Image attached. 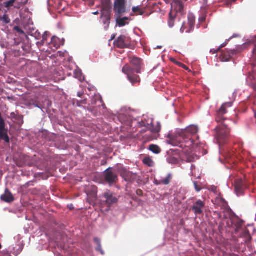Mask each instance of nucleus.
Returning <instances> with one entry per match:
<instances>
[{
  "label": "nucleus",
  "mask_w": 256,
  "mask_h": 256,
  "mask_svg": "<svg viewBox=\"0 0 256 256\" xmlns=\"http://www.w3.org/2000/svg\"><path fill=\"white\" fill-rule=\"evenodd\" d=\"M232 105V102L224 103L216 113V120L218 122L222 123L221 126L216 128V138L220 144H226L230 137V130L228 125L224 122L226 118L224 117V114L227 112L226 108L231 107Z\"/></svg>",
  "instance_id": "nucleus-1"
},
{
  "label": "nucleus",
  "mask_w": 256,
  "mask_h": 256,
  "mask_svg": "<svg viewBox=\"0 0 256 256\" xmlns=\"http://www.w3.org/2000/svg\"><path fill=\"white\" fill-rule=\"evenodd\" d=\"M198 132V128L195 126H190L186 129L182 130L178 133L179 136L182 138L184 142L180 145V147L184 148H188L185 152H188L191 150L194 144V140H192V136L196 134Z\"/></svg>",
  "instance_id": "nucleus-2"
},
{
  "label": "nucleus",
  "mask_w": 256,
  "mask_h": 256,
  "mask_svg": "<svg viewBox=\"0 0 256 256\" xmlns=\"http://www.w3.org/2000/svg\"><path fill=\"white\" fill-rule=\"evenodd\" d=\"M102 198L104 200H101V204L106 206L108 208L107 210H108L112 205L116 204L118 202L116 194L110 190H107L102 194Z\"/></svg>",
  "instance_id": "nucleus-3"
},
{
  "label": "nucleus",
  "mask_w": 256,
  "mask_h": 256,
  "mask_svg": "<svg viewBox=\"0 0 256 256\" xmlns=\"http://www.w3.org/2000/svg\"><path fill=\"white\" fill-rule=\"evenodd\" d=\"M224 218L227 219L229 218L231 222V224H230L228 222H227L226 225L228 227L230 228L233 225H234L237 230L241 228L243 222L238 217L233 216L230 210L226 208L224 210Z\"/></svg>",
  "instance_id": "nucleus-4"
},
{
  "label": "nucleus",
  "mask_w": 256,
  "mask_h": 256,
  "mask_svg": "<svg viewBox=\"0 0 256 256\" xmlns=\"http://www.w3.org/2000/svg\"><path fill=\"white\" fill-rule=\"evenodd\" d=\"M122 71L124 74H126L128 80L132 86H134L136 84H140V77L138 75L134 74L135 70H134V68L130 66L128 64L125 65L123 67Z\"/></svg>",
  "instance_id": "nucleus-5"
},
{
  "label": "nucleus",
  "mask_w": 256,
  "mask_h": 256,
  "mask_svg": "<svg viewBox=\"0 0 256 256\" xmlns=\"http://www.w3.org/2000/svg\"><path fill=\"white\" fill-rule=\"evenodd\" d=\"M188 22H183L182 25L180 28V32L182 33H184V32L186 33L190 32L194 28L195 25V16L192 14H190L188 17Z\"/></svg>",
  "instance_id": "nucleus-6"
},
{
  "label": "nucleus",
  "mask_w": 256,
  "mask_h": 256,
  "mask_svg": "<svg viewBox=\"0 0 256 256\" xmlns=\"http://www.w3.org/2000/svg\"><path fill=\"white\" fill-rule=\"evenodd\" d=\"M130 42L129 37L121 35L114 42V44L119 48H130Z\"/></svg>",
  "instance_id": "nucleus-7"
},
{
  "label": "nucleus",
  "mask_w": 256,
  "mask_h": 256,
  "mask_svg": "<svg viewBox=\"0 0 256 256\" xmlns=\"http://www.w3.org/2000/svg\"><path fill=\"white\" fill-rule=\"evenodd\" d=\"M104 180L110 185L116 184L118 180V175L112 171V168H109L104 172Z\"/></svg>",
  "instance_id": "nucleus-8"
},
{
  "label": "nucleus",
  "mask_w": 256,
  "mask_h": 256,
  "mask_svg": "<svg viewBox=\"0 0 256 256\" xmlns=\"http://www.w3.org/2000/svg\"><path fill=\"white\" fill-rule=\"evenodd\" d=\"M115 16H121L126 12L125 0H115L114 4Z\"/></svg>",
  "instance_id": "nucleus-9"
},
{
  "label": "nucleus",
  "mask_w": 256,
  "mask_h": 256,
  "mask_svg": "<svg viewBox=\"0 0 256 256\" xmlns=\"http://www.w3.org/2000/svg\"><path fill=\"white\" fill-rule=\"evenodd\" d=\"M119 172L120 176L126 182H132L136 179V174L124 168H120L119 170Z\"/></svg>",
  "instance_id": "nucleus-10"
},
{
  "label": "nucleus",
  "mask_w": 256,
  "mask_h": 256,
  "mask_svg": "<svg viewBox=\"0 0 256 256\" xmlns=\"http://www.w3.org/2000/svg\"><path fill=\"white\" fill-rule=\"evenodd\" d=\"M102 10L101 11V18L111 17V9L110 0H102Z\"/></svg>",
  "instance_id": "nucleus-11"
},
{
  "label": "nucleus",
  "mask_w": 256,
  "mask_h": 256,
  "mask_svg": "<svg viewBox=\"0 0 256 256\" xmlns=\"http://www.w3.org/2000/svg\"><path fill=\"white\" fill-rule=\"evenodd\" d=\"M28 0H10L4 3L5 7L8 8L14 6V8L19 9L26 5Z\"/></svg>",
  "instance_id": "nucleus-12"
},
{
  "label": "nucleus",
  "mask_w": 256,
  "mask_h": 256,
  "mask_svg": "<svg viewBox=\"0 0 256 256\" xmlns=\"http://www.w3.org/2000/svg\"><path fill=\"white\" fill-rule=\"evenodd\" d=\"M172 10L176 14L179 12L182 15L184 14V6L180 0H173L172 2Z\"/></svg>",
  "instance_id": "nucleus-13"
},
{
  "label": "nucleus",
  "mask_w": 256,
  "mask_h": 256,
  "mask_svg": "<svg viewBox=\"0 0 256 256\" xmlns=\"http://www.w3.org/2000/svg\"><path fill=\"white\" fill-rule=\"evenodd\" d=\"M204 206L205 203L204 201L198 200L194 202L191 209L194 214L197 216L202 214Z\"/></svg>",
  "instance_id": "nucleus-14"
},
{
  "label": "nucleus",
  "mask_w": 256,
  "mask_h": 256,
  "mask_svg": "<svg viewBox=\"0 0 256 256\" xmlns=\"http://www.w3.org/2000/svg\"><path fill=\"white\" fill-rule=\"evenodd\" d=\"M20 159L22 161V163L16 164L19 167L22 166L24 165L31 166L34 165L36 163V160L28 156L22 155L20 156Z\"/></svg>",
  "instance_id": "nucleus-15"
},
{
  "label": "nucleus",
  "mask_w": 256,
  "mask_h": 256,
  "mask_svg": "<svg viewBox=\"0 0 256 256\" xmlns=\"http://www.w3.org/2000/svg\"><path fill=\"white\" fill-rule=\"evenodd\" d=\"M234 186L236 192L238 196L244 194L245 186L242 180H237L235 182Z\"/></svg>",
  "instance_id": "nucleus-16"
},
{
  "label": "nucleus",
  "mask_w": 256,
  "mask_h": 256,
  "mask_svg": "<svg viewBox=\"0 0 256 256\" xmlns=\"http://www.w3.org/2000/svg\"><path fill=\"white\" fill-rule=\"evenodd\" d=\"M130 62L132 65L136 66V68H134L135 72H136L137 74H140V65L142 63L141 59L137 57L133 56L130 58Z\"/></svg>",
  "instance_id": "nucleus-17"
},
{
  "label": "nucleus",
  "mask_w": 256,
  "mask_h": 256,
  "mask_svg": "<svg viewBox=\"0 0 256 256\" xmlns=\"http://www.w3.org/2000/svg\"><path fill=\"white\" fill-rule=\"evenodd\" d=\"M142 124H140L142 126H144L146 127V128L152 132L157 133V132H158L160 130L161 126H160V124L158 122L156 124V126H155L154 124L152 125V124H147V125L146 126L144 122H142Z\"/></svg>",
  "instance_id": "nucleus-18"
},
{
  "label": "nucleus",
  "mask_w": 256,
  "mask_h": 256,
  "mask_svg": "<svg viewBox=\"0 0 256 256\" xmlns=\"http://www.w3.org/2000/svg\"><path fill=\"white\" fill-rule=\"evenodd\" d=\"M0 198L6 202H11L14 200V196L7 188L6 189L4 194L1 196Z\"/></svg>",
  "instance_id": "nucleus-19"
},
{
  "label": "nucleus",
  "mask_w": 256,
  "mask_h": 256,
  "mask_svg": "<svg viewBox=\"0 0 256 256\" xmlns=\"http://www.w3.org/2000/svg\"><path fill=\"white\" fill-rule=\"evenodd\" d=\"M235 50H229L227 52H224L222 54L221 60L222 62H228L232 58V56L235 54Z\"/></svg>",
  "instance_id": "nucleus-20"
},
{
  "label": "nucleus",
  "mask_w": 256,
  "mask_h": 256,
  "mask_svg": "<svg viewBox=\"0 0 256 256\" xmlns=\"http://www.w3.org/2000/svg\"><path fill=\"white\" fill-rule=\"evenodd\" d=\"M115 16L116 18V24L119 26H124L127 24L126 21L128 20V18L124 17L121 18L120 16Z\"/></svg>",
  "instance_id": "nucleus-21"
},
{
  "label": "nucleus",
  "mask_w": 256,
  "mask_h": 256,
  "mask_svg": "<svg viewBox=\"0 0 256 256\" xmlns=\"http://www.w3.org/2000/svg\"><path fill=\"white\" fill-rule=\"evenodd\" d=\"M176 16V14H173L172 12H170L168 20V25L170 28H172L174 26Z\"/></svg>",
  "instance_id": "nucleus-22"
},
{
  "label": "nucleus",
  "mask_w": 256,
  "mask_h": 256,
  "mask_svg": "<svg viewBox=\"0 0 256 256\" xmlns=\"http://www.w3.org/2000/svg\"><path fill=\"white\" fill-rule=\"evenodd\" d=\"M148 150L155 154H159L162 152V150L159 146L154 144L150 145Z\"/></svg>",
  "instance_id": "nucleus-23"
},
{
  "label": "nucleus",
  "mask_w": 256,
  "mask_h": 256,
  "mask_svg": "<svg viewBox=\"0 0 256 256\" xmlns=\"http://www.w3.org/2000/svg\"><path fill=\"white\" fill-rule=\"evenodd\" d=\"M50 44L56 48H60V39L55 36L52 38Z\"/></svg>",
  "instance_id": "nucleus-24"
},
{
  "label": "nucleus",
  "mask_w": 256,
  "mask_h": 256,
  "mask_svg": "<svg viewBox=\"0 0 256 256\" xmlns=\"http://www.w3.org/2000/svg\"><path fill=\"white\" fill-rule=\"evenodd\" d=\"M143 163L149 167L154 166V162L150 157H146L142 160Z\"/></svg>",
  "instance_id": "nucleus-25"
},
{
  "label": "nucleus",
  "mask_w": 256,
  "mask_h": 256,
  "mask_svg": "<svg viewBox=\"0 0 256 256\" xmlns=\"http://www.w3.org/2000/svg\"><path fill=\"white\" fill-rule=\"evenodd\" d=\"M0 20L3 23L8 24L10 22L8 16L5 13L3 16L0 14Z\"/></svg>",
  "instance_id": "nucleus-26"
},
{
  "label": "nucleus",
  "mask_w": 256,
  "mask_h": 256,
  "mask_svg": "<svg viewBox=\"0 0 256 256\" xmlns=\"http://www.w3.org/2000/svg\"><path fill=\"white\" fill-rule=\"evenodd\" d=\"M172 174H168L166 177L164 179H161V183H162V184L164 185H168V184L172 180Z\"/></svg>",
  "instance_id": "nucleus-27"
},
{
  "label": "nucleus",
  "mask_w": 256,
  "mask_h": 256,
  "mask_svg": "<svg viewBox=\"0 0 256 256\" xmlns=\"http://www.w3.org/2000/svg\"><path fill=\"white\" fill-rule=\"evenodd\" d=\"M102 19V22L104 26V28L106 30H108L110 24V20L111 17H104L101 18Z\"/></svg>",
  "instance_id": "nucleus-28"
},
{
  "label": "nucleus",
  "mask_w": 256,
  "mask_h": 256,
  "mask_svg": "<svg viewBox=\"0 0 256 256\" xmlns=\"http://www.w3.org/2000/svg\"><path fill=\"white\" fill-rule=\"evenodd\" d=\"M48 32H44V34L42 35V40L40 42H38L37 43V44L38 45H41V46H43L45 42L46 41H47V38H48Z\"/></svg>",
  "instance_id": "nucleus-29"
},
{
  "label": "nucleus",
  "mask_w": 256,
  "mask_h": 256,
  "mask_svg": "<svg viewBox=\"0 0 256 256\" xmlns=\"http://www.w3.org/2000/svg\"><path fill=\"white\" fill-rule=\"evenodd\" d=\"M96 188L94 187L92 188V192L90 194H88V197L89 198H91L92 199V200H95L97 198V192L96 190Z\"/></svg>",
  "instance_id": "nucleus-30"
},
{
  "label": "nucleus",
  "mask_w": 256,
  "mask_h": 256,
  "mask_svg": "<svg viewBox=\"0 0 256 256\" xmlns=\"http://www.w3.org/2000/svg\"><path fill=\"white\" fill-rule=\"evenodd\" d=\"M94 240V242H96V243L98 245V246L96 248V250L97 251L100 252H101V254H104V252L102 250V246L100 244V240L98 238H95Z\"/></svg>",
  "instance_id": "nucleus-31"
},
{
  "label": "nucleus",
  "mask_w": 256,
  "mask_h": 256,
  "mask_svg": "<svg viewBox=\"0 0 256 256\" xmlns=\"http://www.w3.org/2000/svg\"><path fill=\"white\" fill-rule=\"evenodd\" d=\"M252 40L254 44V47L252 50L253 56L254 58H256V35L254 36Z\"/></svg>",
  "instance_id": "nucleus-32"
},
{
  "label": "nucleus",
  "mask_w": 256,
  "mask_h": 256,
  "mask_svg": "<svg viewBox=\"0 0 256 256\" xmlns=\"http://www.w3.org/2000/svg\"><path fill=\"white\" fill-rule=\"evenodd\" d=\"M168 161L169 163L172 164H176L178 163V160L174 157H170L168 158Z\"/></svg>",
  "instance_id": "nucleus-33"
},
{
  "label": "nucleus",
  "mask_w": 256,
  "mask_h": 256,
  "mask_svg": "<svg viewBox=\"0 0 256 256\" xmlns=\"http://www.w3.org/2000/svg\"><path fill=\"white\" fill-rule=\"evenodd\" d=\"M3 140L6 143L10 142V138L8 134H2V136L0 137V140Z\"/></svg>",
  "instance_id": "nucleus-34"
},
{
  "label": "nucleus",
  "mask_w": 256,
  "mask_h": 256,
  "mask_svg": "<svg viewBox=\"0 0 256 256\" xmlns=\"http://www.w3.org/2000/svg\"><path fill=\"white\" fill-rule=\"evenodd\" d=\"M14 30L16 31L20 34H24V32L18 26H16L14 27Z\"/></svg>",
  "instance_id": "nucleus-35"
},
{
  "label": "nucleus",
  "mask_w": 256,
  "mask_h": 256,
  "mask_svg": "<svg viewBox=\"0 0 256 256\" xmlns=\"http://www.w3.org/2000/svg\"><path fill=\"white\" fill-rule=\"evenodd\" d=\"M194 186L195 190L196 192H198L202 190L201 186L198 184L197 182H194Z\"/></svg>",
  "instance_id": "nucleus-36"
},
{
  "label": "nucleus",
  "mask_w": 256,
  "mask_h": 256,
  "mask_svg": "<svg viewBox=\"0 0 256 256\" xmlns=\"http://www.w3.org/2000/svg\"><path fill=\"white\" fill-rule=\"evenodd\" d=\"M140 6H136V7H134L132 9V12L134 13H136V12H138L140 10Z\"/></svg>",
  "instance_id": "nucleus-37"
},
{
  "label": "nucleus",
  "mask_w": 256,
  "mask_h": 256,
  "mask_svg": "<svg viewBox=\"0 0 256 256\" xmlns=\"http://www.w3.org/2000/svg\"><path fill=\"white\" fill-rule=\"evenodd\" d=\"M136 194L138 196H142L143 194V192L140 189H138L136 191Z\"/></svg>",
  "instance_id": "nucleus-38"
},
{
  "label": "nucleus",
  "mask_w": 256,
  "mask_h": 256,
  "mask_svg": "<svg viewBox=\"0 0 256 256\" xmlns=\"http://www.w3.org/2000/svg\"><path fill=\"white\" fill-rule=\"evenodd\" d=\"M0 256H11L8 252H7L5 251H3L2 252H0Z\"/></svg>",
  "instance_id": "nucleus-39"
},
{
  "label": "nucleus",
  "mask_w": 256,
  "mask_h": 256,
  "mask_svg": "<svg viewBox=\"0 0 256 256\" xmlns=\"http://www.w3.org/2000/svg\"><path fill=\"white\" fill-rule=\"evenodd\" d=\"M220 50V48H218V49H212V50H210V53H212V54H216V52H218L219 50Z\"/></svg>",
  "instance_id": "nucleus-40"
},
{
  "label": "nucleus",
  "mask_w": 256,
  "mask_h": 256,
  "mask_svg": "<svg viewBox=\"0 0 256 256\" xmlns=\"http://www.w3.org/2000/svg\"><path fill=\"white\" fill-rule=\"evenodd\" d=\"M145 14V8L144 10L140 9V11L138 12V14L140 16H142Z\"/></svg>",
  "instance_id": "nucleus-41"
},
{
  "label": "nucleus",
  "mask_w": 256,
  "mask_h": 256,
  "mask_svg": "<svg viewBox=\"0 0 256 256\" xmlns=\"http://www.w3.org/2000/svg\"><path fill=\"white\" fill-rule=\"evenodd\" d=\"M154 184H156V185H160V184H162V183H161V180H155L154 181Z\"/></svg>",
  "instance_id": "nucleus-42"
},
{
  "label": "nucleus",
  "mask_w": 256,
  "mask_h": 256,
  "mask_svg": "<svg viewBox=\"0 0 256 256\" xmlns=\"http://www.w3.org/2000/svg\"><path fill=\"white\" fill-rule=\"evenodd\" d=\"M171 141V144H172L174 146H178V144H177L176 142H175L173 140H170Z\"/></svg>",
  "instance_id": "nucleus-43"
},
{
  "label": "nucleus",
  "mask_w": 256,
  "mask_h": 256,
  "mask_svg": "<svg viewBox=\"0 0 256 256\" xmlns=\"http://www.w3.org/2000/svg\"><path fill=\"white\" fill-rule=\"evenodd\" d=\"M40 32H36L35 33V37H36V38H38V36H40Z\"/></svg>",
  "instance_id": "nucleus-44"
},
{
  "label": "nucleus",
  "mask_w": 256,
  "mask_h": 256,
  "mask_svg": "<svg viewBox=\"0 0 256 256\" xmlns=\"http://www.w3.org/2000/svg\"><path fill=\"white\" fill-rule=\"evenodd\" d=\"M115 37H116V35L115 34H113L112 36V37H111L110 40H114Z\"/></svg>",
  "instance_id": "nucleus-45"
},
{
  "label": "nucleus",
  "mask_w": 256,
  "mask_h": 256,
  "mask_svg": "<svg viewBox=\"0 0 256 256\" xmlns=\"http://www.w3.org/2000/svg\"><path fill=\"white\" fill-rule=\"evenodd\" d=\"M224 46L222 44V45H221V46L219 48H220V49L221 48H223Z\"/></svg>",
  "instance_id": "nucleus-46"
},
{
  "label": "nucleus",
  "mask_w": 256,
  "mask_h": 256,
  "mask_svg": "<svg viewBox=\"0 0 256 256\" xmlns=\"http://www.w3.org/2000/svg\"><path fill=\"white\" fill-rule=\"evenodd\" d=\"M98 14V12H96L94 13V14Z\"/></svg>",
  "instance_id": "nucleus-47"
},
{
  "label": "nucleus",
  "mask_w": 256,
  "mask_h": 256,
  "mask_svg": "<svg viewBox=\"0 0 256 256\" xmlns=\"http://www.w3.org/2000/svg\"><path fill=\"white\" fill-rule=\"evenodd\" d=\"M152 140V138H148V140Z\"/></svg>",
  "instance_id": "nucleus-48"
},
{
  "label": "nucleus",
  "mask_w": 256,
  "mask_h": 256,
  "mask_svg": "<svg viewBox=\"0 0 256 256\" xmlns=\"http://www.w3.org/2000/svg\"><path fill=\"white\" fill-rule=\"evenodd\" d=\"M78 96L80 97V94H78Z\"/></svg>",
  "instance_id": "nucleus-49"
},
{
  "label": "nucleus",
  "mask_w": 256,
  "mask_h": 256,
  "mask_svg": "<svg viewBox=\"0 0 256 256\" xmlns=\"http://www.w3.org/2000/svg\"><path fill=\"white\" fill-rule=\"evenodd\" d=\"M154 6H156V4H153Z\"/></svg>",
  "instance_id": "nucleus-50"
},
{
  "label": "nucleus",
  "mask_w": 256,
  "mask_h": 256,
  "mask_svg": "<svg viewBox=\"0 0 256 256\" xmlns=\"http://www.w3.org/2000/svg\"><path fill=\"white\" fill-rule=\"evenodd\" d=\"M221 217H222V216L220 215V218H221Z\"/></svg>",
  "instance_id": "nucleus-51"
}]
</instances>
